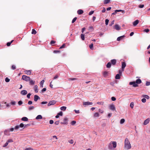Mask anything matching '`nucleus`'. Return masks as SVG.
<instances>
[{"label":"nucleus","instance_id":"1","mask_svg":"<svg viewBox=\"0 0 150 150\" xmlns=\"http://www.w3.org/2000/svg\"><path fill=\"white\" fill-rule=\"evenodd\" d=\"M131 145L128 139L127 138H125L124 142V149L128 150L131 149Z\"/></svg>","mask_w":150,"mask_h":150},{"label":"nucleus","instance_id":"2","mask_svg":"<svg viewBox=\"0 0 150 150\" xmlns=\"http://www.w3.org/2000/svg\"><path fill=\"white\" fill-rule=\"evenodd\" d=\"M142 83V81L140 79H138L136 80V82L132 81L129 83V85H133V86L134 87H137L138 85L137 84H140Z\"/></svg>","mask_w":150,"mask_h":150},{"label":"nucleus","instance_id":"3","mask_svg":"<svg viewBox=\"0 0 150 150\" xmlns=\"http://www.w3.org/2000/svg\"><path fill=\"white\" fill-rule=\"evenodd\" d=\"M22 79L27 81H29L30 79V78L29 77L24 75L22 76Z\"/></svg>","mask_w":150,"mask_h":150},{"label":"nucleus","instance_id":"4","mask_svg":"<svg viewBox=\"0 0 150 150\" xmlns=\"http://www.w3.org/2000/svg\"><path fill=\"white\" fill-rule=\"evenodd\" d=\"M109 109L112 110V111H115V105L113 104H112L110 105L109 106Z\"/></svg>","mask_w":150,"mask_h":150},{"label":"nucleus","instance_id":"5","mask_svg":"<svg viewBox=\"0 0 150 150\" xmlns=\"http://www.w3.org/2000/svg\"><path fill=\"white\" fill-rule=\"evenodd\" d=\"M55 103L56 101L55 100H52L49 102L47 105L48 106H50L55 104Z\"/></svg>","mask_w":150,"mask_h":150},{"label":"nucleus","instance_id":"6","mask_svg":"<svg viewBox=\"0 0 150 150\" xmlns=\"http://www.w3.org/2000/svg\"><path fill=\"white\" fill-rule=\"evenodd\" d=\"M24 126V125L23 123H21L19 125H16L15 127V129H18L19 127H23Z\"/></svg>","mask_w":150,"mask_h":150},{"label":"nucleus","instance_id":"7","mask_svg":"<svg viewBox=\"0 0 150 150\" xmlns=\"http://www.w3.org/2000/svg\"><path fill=\"white\" fill-rule=\"evenodd\" d=\"M126 66V64L125 62H122V71H124V69Z\"/></svg>","mask_w":150,"mask_h":150},{"label":"nucleus","instance_id":"8","mask_svg":"<svg viewBox=\"0 0 150 150\" xmlns=\"http://www.w3.org/2000/svg\"><path fill=\"white\" fill-rule=\"evenodd\" d=\"M40 97L38 96L37 95H35L34 96V100L35 102H36L38 100V99H40Z\"/></svg>","mask_w":150,"mask_h":150},{"label":"nucleus","instance_id":"9","mask_svg":"<svg viewBox=\"0 0 150 150\" xmlns=\"http://www.w3.org/2000/svg\"><path fill=\"white\" fill-rule=\"evenodd\" d=\"M139 22V21L138 20H137L134 21L133 22V24L134 26H136Z\"/></svg>","mask_w":150,"mask_h":150},{"label":"nucleus","instance_id":"10","mask_svg":"<svg viewBox=\"0 0 150 150\" xmlns=\"http://www.w3.org/2000/svg\"><path fill=\"white\" fill-rule=\"evenodd\" d=\"M110 62L113 65H115L116 63V60L115 59H112L110 61Z\"/></svg>","mask_w":150,"mask_h":150},{"label":"nucleus","instance_id":"11","mask_svg":"<svg viewBox=\"0 0 150 150\" xmlns=\"http://www.w3.org/2000/svg\"><path fill=\"white\" fill-rule=\"evenodd\" d=\"M115 29L117 30H119L120 29V28L118 25L116 24L115 26Z\"/></svg>","mask_w":150,"mask_h":150},{"label":"nucleus","instance_id":"12","mask_svg":"<svg viewBox=\"0 0 150 150\" xmlns=\"http://www.w3.org/2000/svg\"><path fill=\"white\" fill-rule=\"evenodd\" d=\"M21 93L23 95H25L27 93V91L24 90L22 91L21 92Z\"/></svg>","mask_w":150,"mask_h":150},{"label":"nucleus","instance_id":"13","mask_svg":"<svg viewBox=\"0 0 150 150\" xmlns=\"http://www.w3.org/2000/svg\"><path fill=\"white\" fill-rule=\"evenodd\" d=\"M112 146L113 148H115L117 146V143L116 142L113 141L112 142Z\"/></svg>","mask_w":150,"mask_h":150},{"label":"nucleus","instance_id":"14","mask_svg":"<svg viewBox=\"0 0 150 150\" xmlns=\"http://www.w3.org/2000/svg\"><path fill=\"white\" fill-rule=\"evenodd\" d=\"M93 103L92 102H85L83 103V105H91Z\"/></svg>","mask_w":150,"mask_h":150},{"label":"nucleus","instance_id":"15","mask_svg":"<svg viewBox=\"0 0 150 150\" xmlns=\"http://www.w3.org/2000/svg\"><path fill=\"white\" fill-rule=\"evenodd\" d=\"M34 90L35 93L38 92V86L37 85H35L34 87Z\"/></svg>","mask_w":150,"mask_h":150},{"label":"nucleus","instance_id":"16","mask_svg":"<svg viewBox=\"0 0 150 150\" xmlns=\"http://www.w3.org/2000/svg\"><path fill=\"white\" fill-rule=\"evenodd\" d=\"M25 74L28 75H30L31 74V71L30 70H25Z\"/></svg>","mask_w":150,"mask_h":150},{"label":"nucleus","instance_id":"17","mask_svg":"<svg viewBox=\"0 0 150 150\" xmlns=\"http://www.w3.org/2000/svg\"><path fill=\"white\" fill-rule=\"evenodd\" d=\"M77 13L79 15H81L83 13V11L82 10L79 9L77 11Z\"/></svg>","mask_w":150,"mask_h":150},{"label":"nucleus","instance_id":"18","mask_svg":"<svg viewBox=\"0 0 150 150\" xmlns=\"http://www.w3.org/2000/svg\"><path fill=\"white\" fill-rule=\"evenodd\" d=\"M28 118L26 117H24L21 118V120L24 121H27Z\"/></svg>","mask_w":150,"mask_h":150},{"label":"nucleus","instance_id":"19","mask_svg":"<svg viewBox=\"0 0 150 150\" xmlns=\"http://www.w3.org/2000/svg\"><path fill=\"white\" fill-rule=\"evenodd\" d=\"M34 108H35L33 106H30L29 107V108H28V110L29 111H30V110H32L34 109Z\"/></svg>","mask_w":150,"mask_h":150},{"label":"nucleus","instance_id":"20","mask_svg":"<svg viewBox=\"0 0 150 150\" xmlns=\"http://www.w3.org/2000/svg\"><path fill=\"white\" fill-rule=\"evenodd\" d=\"M111 63L110 62H109L107 63L106 65V67L107 68H110L111 67Z\"/></svg>","mask_w":150,"mask_h":150},{"label":"nucleus","instance_id":"21","mask_svg":"<svg viewBox=\"0 0 150 150\" xmlns=\"http://www.w3.org/2000/svg\"><path fill=\"white\" fill-rule=\"evenodd\" d=\"M44 82V80H42L41 81L40 83V87L42 88L43 87V85Z\"/></svg>","mask_w":150,"mask_h":150},{"label":"nucleus","instance_id":"22","mask_svg":"<svg viewBox=\"0 0 150 150\" xmlns=\"http://www.w3.org/2000/svg\"><path fill=\"white\" fill-rule=\"evenodd\" d=\"M125 37V36L124 35L119 37L117 38V41H119L121 39H122L124 37Z\"/></svg>","mask_w":150,"mask_h":150},{"label":"nucleus","instance_id":"23","mask_svg":"<svg viewBox=\"0 0 150 150\" xmlns=\"http://www.w3.org/2000/svg\"><path fill=\"white\" fill-rule=\"evenodd\" d=\"M108 71H105L103 72V75L104 77H106L108 75Z\"/></svg>","mask_w":150,"mask_h":150},{"label":"nucleus","instance_id":"24","mask_svg":"<svg viewBox=\"0 0 150 150\" xmlns=\"http://www.w3.org/2000/svg\"><path fill=\"white\" fill-rule=\"evenodd\" d=\"M142 97L144 98H146L147 99H149V96L147 95H143L142 96Z\"/></svg>","mask_w":150,"mask_h":150},{"label":"nucleus","instance_id":"25","mask_svg":"<svg viewBox=\"0 0 150 150\" xmlns=\"http://www.w3.org/2000/svg\"><path fill=\"white\" fill-rule=\"evenodd\" d=\"M120 75L119 74H117L115 76V78L117 79H120Z\"/></svg>","mask_w":150,"mask_h":150},{"label":"nucleus","instance_id":"26","mask_svg":"<svg viewBox=\"0 0 150 150\" xmlns=\"http://www.w3.org/2000/svg\"><path fill=\"white\" fill-rule=\"evenodd\" d=\"M99 116V114L98 112H96L94 113L93 116L95 117H98Z\"/></svg>","mask_w":150,"mask_h":150},{"label":"nucleus","instance_id":"27","mask_svg":"<svg viewBox=\"0 0 150 150\" xmlns=\"http://www.w3.org/2000/svg\"><path fill=\"white\" fill-rule=\"evenodd\" d=\"M112 142H110L108 145V148L110 149H111L112 148Z\"/></svg>","mask_w":150,"mask_h":150},{"label":"nucleus","instance_id":"28","mask_svg":"<svg viewBox=\"0 0 150 150\" xmlns=\"http://www.w3.org/2000/svg\"><path fill=\"white\" fill-rule=\"evenodd\" d=\"M42 118V116L41 115H38L36 117V119L37 120L39 119H41Z\"/></svg>","mask_w":150,"mask_h":150},{"label":"nucleus","instance_id":"29","mask_svg":"<svg viewBox=\"0 0 150 150\" xmlns=\"http://www.w3.org/2000/svg\"><path fill=\"white\" fill-rule=\"evenodd\" d=\"M81 38L82 40H84L85 39L84 35L83 34H81Z\"/></svg>","mask_w":150,"mask_h":150},{"label":"nucleus","instance_id":"30","mask_svg":"<svg viewBox=\"0 0 150 150\" xmlns=\"http://www.w3.org/2000/svg\"><path fill=\"white\" fill-rule=\"evenodd\" d=\"M67 108V107L65 106H62L60 108V109L64 111Z\"/></svg>","mask_w":150,"mask_h":150},{"label":"nucleus","instance_id":"31","mask_svg":"<svg viewBox=\"0 0 150 150\" xmlns=\"http://www.w3.org/2000/svg\"><path fill=\"white\" fill-rule=\"evenodd\" d=\"M30 84L31 85H33L35 84V81H33V80H30Z\"/></svg>","mask_w":150,"mask_h":150},{"label":"nucleus","instance_id":"32","mask_svg":"<svg viewBox=\"0 0 150 150\" xmlns=\"http://www.w3.org/2000/svg\"><path fill=\"white\" fill-rule=\"evenodd\" d=\"M16 102L15 101H12L10 103V104L12 105H16Z\"/></svg>","mask_w":150,"mask_h":150},{"label":"nucleus","instance_id":"33","mask_svg":"<svg viewBox=\"0 0 150 150\" xmlns=\"http://www.w3.org/2000/svg\"><path fill=\"white\" fill-rule=\"evenodd\" d=\"M110 0H105L104 1V4H106L109 3Z\"/></svg>","mask_w":150,"mask_h":150},{"label":"nucleus","instance_id":"34","mask_svg":"<svg viewBox=\"0 0 150 150\" xmlns=\"http://www.w3.org/2000/svg\"><path fill=\"white\" fill-rule=\"evenodd\" d=\"M69 121V119L67 117H65L63 120L64 122H66V121Z\"/></svg>","mask_w":150,"mask_h":150},{"label":"nucleus","instance_id":"35","mask_svg":"<svg viewBox=\"0 0 150 150\" xmlns=\"http://www.w3.org/2000/svg\"><path fill=\"white\" fill-rule=\"evenodd\" d=\"M37 33L36 31L34 29H33L32 30V34H35Z\"/></svg>","mask_w":150,"mask_h":150},{"label":"nucleus","instance_id":"36","mask_svg":"<svg viewBox=\"0 0 150 150\" xmlns=\"http://www.w3.org/2000/svg\"><path fill=\"white\" fill-rule=\"evenodd\" d=\"M134 105V103L133 102H132L130 104V107L132 108H133Z\"/></svg>","mask_w":150,"mask_h":150},{"label":"nucleus","instance_id":"37","mask_svg":"<svg viewBox=\"0 0 150 150\" xmlns=\"http://www.w3.org/2000/svg\"><path fill=\"white\" fill-rule=\"evenodd\" d=\"M93 44L92 43L89 45V47L90 49L92 50H93Z\"/></svg>","mask_w":150,"mask_h":150},{"label":"nucleus","instance_id":"38","mask_svg":"<svg viewBox=\"0 0 150 150\" xmlns=\"http://www.w3.org/2000/svg\"><path fill=\"white\" fill-rule=\"evenodd\" d=\"M10 79L8 77H6L5 79V81L6 82H8L10 81Z\"/></svg>","mask_w":150,"mask_h":150},{"label":"nucleus","instance_id":"39","mask_svg":"<svg viewBox=\"0 0 150 150\" xmlns=\"http://www.w3.org/2000/svg\"><path fill=\"white\" fill-rule=\"evenodd\" d=\"M97 103L99 105H103L104 104V102H97Z\"/></svg>","mask_w":150,"mask_h":150},{"label":"nucleus","instance_id":"40","mask_svg":"<svg viewBox=\"0 0 150 150\" xmlns=\"http://www.w3.org/2000/svg\"><path fill=\"white\" fill-rule=\"evenodd\" d=\"M98 111L100 113H103V110H102L100 109H99L98 110Z\"/></svg>","mask_w":150,"mask_h":150},{"label":"nucleus","instance_id":"41","mask_svg":"<svg viewBox=\"0 0 150 150\" xmlns=\"http://www.w3.org/2000/svg\"><path fill=\"white\" fill-rule=\"evenodd\" d=\"M13 140L12 139H9L7 141V142H8V143L10 142H13Z\"/></svg>","mask_w":150,"mask_h":150},{"label":"nucleus","instance_id":"42","mask_svg":"<svg viewBox=\"0 0 150 150\" xmlns=\"http://www.w3.org/2000/svg\"><path fill=\"white\" fill-rule=\"evenodd\" d=\"M77 19V18L76 17L74 18L72 21V23H74L76 20Z\"/></svg>","mask_w":150,"mask_h":150},{"label":"nucleus","instance_id":"43","mask_svg":"<svg viewBox=\"0 0 150 150\" xmlns=\"http://www.w3.org/2000/svg\"><path fill=\"white\" fill-rule=\"evenodd\" d=\"M46 88H44L41 90V93H43L44 92H45L46 91Z\"/></svg>","mask_w":150,"mask_h":150},{"label":"nucleus","instance_id":"44","mask_svg":"<svg viewBox=\"0 0 150 150\" xmlns=\"http://www.w3.org/2000/svg\"><path fill=\"white\" fill-rule=\"evenodd\" d=\"M109 20L108 19H106L105 20V24L106 25H107L109 22Z\"/></svg>","mask_w":150,"mask_h":150},{"label":"nucleus","instance_id":"45","mask_svg":"<svg viewBox=\"0 0 150 150\" xmlns=\"http://www.w3.org/2000/svg\"><path fill=\"white\" fill-rule=\"evenodd\" d=\"M114 20H113L112 21L111 23H110V24H109V25L110 26H111L112 25H113L114 23Z\"/></svg>","mask_w":150,"mask_h":150},{"label":"nucleus","instance_id":"46","mask_svg":"<svg viewBox=\"0 0 150 150\" xmlns=\"http://www.w3.org/2000/svg\"><path fill=\"white\" fill-rule=\"evenodd\" d=\"M142 102L143 103H145L146 102V100L145 98H143L142 99Z\"/></svg>","mask_w":150,"mask_h":150},{"label":"nucleus","instance_id":"47","mask_svg":"<svg viewBox=\"0 0 150 150\" xmlns=\"http://www.w3.org/2000/svg\"><path fill=\"white\" fill-rule=\"evenodd\" d=\"M57 114L58 115H59V116H62V115L63 113L62 111L60 112L59 113H58Z\"/></svg>","mask_w":150,"mask_h":150},{"label":"nucleus","instance_id":"48","mask_svg":"<svg viewBox=\"0 0 150 150\" xmlns=\"http://www.w3.org/2000/svg\"><path fill=\"white\" fill-rule=\"evenodd\" d=\"M146 86H149L150 85V82L146 81Z\"/></svg>","mask_w":150,"mask_h":150},{"label":"nucleus","instance_id":"49","mask_svg":"<svg viewBox=\"0 0 150 150\" xmlns=\"http://www.w3.org/2000/svg\"><path fill=\"white\" fill-rule=\"evenodd\" d=\"M18 104L21 105L23 104V102L21 100H20L18 102Z\"/></svg>","mask_w":150,"mask_h":150},{"label":"nucleus","instance_id":"50","mask_svg":"<svg viewBox=\"0 0 150 150\" xmlns=\"http://www.w3.org/2000/svg\"><path fill=\"white\" fill-rule=\"evenodd\" d=\"M149 30L148 29H146L144 30V31L146 33H148L149 32Z\"/></svg>","mask_w":150,"mask_h":150},{"label":"nucleus","instance_id":"51","mask_svg":"<svg viewBox=\"0 0 150 150\" xmlns=\"http://www.w3.org/2000/svg\"><path fill=\"white\" fill-rule=\"evenodd\" d=\"M93 13H94V11H91L89 13L88 15H91Z\"/></svg>","mask_w":150,"mask_h":150},{"label":"nucleus","instance_id":"52","mask_svg":"<svg viewBox=\"0 0 150 150\" xmlns=\"http://www.w3.org/2000/svg\"><path fill=\"white\" fill-rule=\"evenodd\" d=\"M69 142L71 144H72L74 143V141L72 139H71L69 141Z\"/></svg>","mask_w":150,"mask_h":150},{"label":"nucleus","instance_id":"53","mask_svg":"<svg viewBox=\"0 0 150 150\" xmlns=\"http://www.w3.org/2000/svg\"><path fill=\"white\" fill-rule=\"evenodd\" d=\"M65 44H63L62 46H61L60 47L59 49H61L64 48L65 47Z\"/></svg>","mask_w":150,"mask_h":150},{"label":"nucleus","instance_id":"54","mask_svg":"<svg viewBox=\"0 0 150 150\" xmlns=\"http://www.w3.org/2000/svg\"><path fill=\"white\" fill-rule=\"evenodd\" d=\"M144 6V5L143 4L142 5H139V7L140 8H143Z\"/></svg>","mask_w":150,"mask_h":150},{"label":"nucleus","instance_id":"55","mask_svg":"<svg viewBox=\"0 0 150 150\" xmlns=\"http://www.w3.org/2000/svg\"><path fill=\"white\" fill-rule=\"evenodd\" d=\"M150 121V118H148L144 122H149Z\"/></svg>","mask_w":150,"mask_h":150},{"label":"nucleus","instance_id":"56","mask_svg":"<svg viewBox=\"0 0 150 150\" xmlns=\"http://www.w3.org/2000/svg\"><path fill=\"white\" fill-rule=\"evenodd\" d=\"M111 99L113 101H115L116 100L115 98L114 97H112Z\"/></svg>","mask_w":150,"mask_h":150},{"label":"nucleus","instance_id":"57","mask_svg":"<svg viewBox=\"0 0 150 150\" xmlns=\"http://www.w3.org/2000/svg\"><path fill=\"white\" fill-rule=\"evenodd\" d=\"M31 95V94L30 93H29L28 94L27 96V98H30Z\"/></svg>","mask_w":150,"mask_h":150},{"label":"nucleus","instance_id":"58","mask_svg":"<svg viewBox=\"0 0 150 150\" xmlns=\"http://www.w3.org/2000/svg\"><path fill=\"white\" fill-rule=\"evenodd\" d=\"M11 68L12 69L14 70L16 69V66L14 65H12Z\"/></svg>","mask_w":150,"mask_h":150},{"label":"nucleus","instance_id":"59","mask_svg":"<svg viewBox=\"0 0 150 150\" xmlns=\"http://www.w3.org/2000/svg\"><path fill=\"white\" fill-rule=\"evenodd\" d=\"M74 112H75L76 113H80L79 110H74Z\"/></svg>","mask_w":150,"mask_h":150},{"label":"nucleus","instance_id":"60","mask_svg":"<svg viewBox=\"0 0 150 150\" xmlns=\"http://www.w3.org/2000/svg\"><path fill=\"white\" fill-rule=\"evenodd\" d=\"M47 103V101H45V102L43 101V102H42L41 103V104H46Z\"/></svg>","mask_w":150,"mask_h":150},{"label":"nucleus","instance_id":"61","mask_svg":"<svg viewBox=\"0 0 150 150\" xmlns=\"http://www.w3.org/2000/svg\"><path fill=\"white\" fill-rule=\"evenodd\" d=\"M55 42H56L55 41L53 40H51L50 42V44L52 45V44L55 43Z\"/></svg>","mask_w":150,"mask_h":150},{"label":"nucleus","instance_id":"62","mask_svg":"<svg viewBox=\"0 0 150 150\" xmlns=\"http://www.w3.org/2000/svg\"><path fill=\"white\" fill-rule=\"evenodd\" d=\"M93 29H94L93 28L92 26H90L89 28V30H93Z\"/></svg>","mask_w":150,"mask_h":150},{"label":"nucleus","instance_id":"63","mask_svg":"<svg viewBox=\"0 0 150 150\" xmlns=\"http://www.w3.org/2000/svg\"><path fill=\"white\" fill-rule=\"evenodd\" d=\"M115 83V82L114 81H112L111 82L110 84L112 86H114V84Z\"/></svg>","mask_w":150,"mask_h":150},{"label":"nucleus","instance_id":"64","mask_svg":"<svg viewBox=\"0 0 150 150\" xmlns=\"http://www.w3.org/2000/svg\"><path fill=\"white\" fill-rule=\"evenodd\" d=\"M33 149L31 148H27L25 149V150H33Z\"/></svg>","mask_w":150,"mask_h":150}]
</instances>
